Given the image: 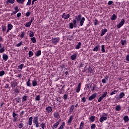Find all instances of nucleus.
I'll list each match as a JSON object with an SVG mask.
<instances>
[{"instance_id":"obj_1","label":"nucleus","mask_w":129,"mask_h":129,"mask_svg":"<svg viewBox=\"0 0 129 129\" xmlns=\"http://www.w3.org/2000/svg\"><path fill=\"white\" fill-rule=\"evenodd\" d=\"M75 19L77 22H80V26H83V24H84V22H85V18H81V15H78L75 16Z\"/></svg>"},{"instance_id":"obj_2","label":"nucleus","mask_w":129,"mask_h":129,"mask_svg":"<svg viewBox=\"0 0 129 129\" xmlns=\"http://www.w3.org/2000/svg\"><path fill=\"white\" fill-rule=\"evenodd\" d=\"M33 122L36 127L40 126V124H39V117L38 116H35L34 117Z\"/></svg>"},{"instance_id":"obj_3","label":"nucleus","mask_w":129,"mask_h":129,"mask_svg":"<svg viewBox=\"0 0 129 129\" xmlns=\"http://www.w3.org/2000/svg\"><path fill=\"white\" fill-rule=\"evenodd\" d=\"M107 119V114L104 113L103 114V116L100 118L99 121L100 122H103L104 120H106Z\"/></svg>"},{"instance_id":"obj_4","label":"nucleus","mask_w":129,"mask_h":129,"mask_svg":"<svg viewBox=\"0 0 129 129\" xmlns=\"http://www.w3.org/2000/svg\"><path fill=\"white\" fill-rule=\"evenodd\" d=\"M107 95V92L106 91L104 92L103 94L100 96V97L99 98L98 100V102H100L101 100L103 99V98H104L105 97H106Z\"/></svg>"},{"instance_id":"obj_5","label":"nucleus","mask_w":129,"mask_h":129,"mask_svg":"<svg viewBox=\"0 0 129 129\" xmlns=\"http://www.w3.org/2000/svg\"><path fill=\"white\" fill-rule=\"evenodd\" d=\"M51 41L53 45H56L59 42V41H60V38L59 37L52 38Z\"/></svg>"},{"instance_id":"obj_6","label":"nucleus","mask_w":129,"mask_h":129,"mask_svg":"<svg viewBox=\"0 0 129 129\" xmlns=\"http://www.w3.org/2000/svg\"><path fill=\"white\" fill-rule=\"evenodd\" d=\"M125 22V21H124V19H122L121 20V22L117 25V28L120 29V28H121V27L124 25Z\"/></svg>"},{"instance_id":"obj_7","label":"nucleus","mask_w":129,"mask_h":129,"mask_svg":"<svg viewBox=\"0 0 129 129\" xmlns=\"http://www.w3.org/2000/svg\"><path fill=\"white\" fill-rule=\"evenodd\" d=\"M45 110L47 112V113H50L53 111V108L52 107L48 106L45 108Z\"/></svg>"},{"instance_id":"obj_8","label":"nucleus","mask_w":129,"mask_h":129,"mask_svg":"<svg viewBox=\"0 0 129 129\" xmlns=\"http://www.w3.org/2000/svg\"><path fill=\"white\" fill-rule=\"evenodd\" d=\"M81 90V83H80L78 86L76 87V92L77 93H79L80 92V90Z\"/></svg>"},{"instance_id":"obj_9","label":"nucleus","mask_w":129,"mask_h":129,"mask_svg":"<svg viewBox=\"0 0 129 129\" xmlns=\"http://www.w3.org/2000/svg\"><path fill=\"white\" fill-rule=\"evenodd\" d=\"M18 85V83L17 82V81L14 80L11 83V86L12 88H15L16 86Z\"/></svg>"},{"instance_id":"obj_10","label":"nucleus","mask_w":129,"mask_h":129,"mask_svg":"<svg viewBox=\"0 0 129 129\" xmlns=\"http://www.w3.org/2000/svg\"><path fill=\"white\" fill-rule=\"evenodd\" d=\"M62 19H64V20H68L69 18H70V14H67L65 13H63L62 15Z\"/></svg>"},{"instance_id":"obj_11","label":"nucleus","mask_w":129,"mask_h":129,"mask_svg":"<svg viewBox=\"0 0 129 129\" xmlns=\"http://www.w3.org/2000/svg\"><path fill=\"white\" fill-rule=\"evenodd\" d=\"M53 116L55 118H57V119H59V118H60V114L57 111L53 113Z\"/></svg>"},{"instance_id":"obj_12","label":"nucleus","mask_w":129,"mask_h":129,"mask_svg":"<svg viewBox=\"0 0 129 129\" xmlns=\"http://www.w3.org/2000/svg\"><path fill=\"white\" fill-rule=\"evenodd\" d=\"M3 59L4 61H8V59H9V56L6 53H3Z\"/></svg>"},{"instance_id":"obj_13","label":"nucleus","mask_w":129,"mask_h":129,"mask_svg":"<svg viewBox=\"0 0 129 129\" xmlns=\"http://www.w3.org/2000/svg\"><path fill=\"white\" fill-rule=\"evenodd\" d=\"M99 49H100V45L99 44H97V46H96L93 51L94 52H97V51H98V50H99Z\"/></svg>"},{"instance_id":"obj_14","label":"nucleus","mask_w":129,"mask_h":129,"mask_svg":"<svg viewBox=\"0 0 129 129\" xmlns=\"http://www.w3.org/2000/svg\"><path fill=\"white\" fill-rule=\"evenodd\" d=\"M95 97H96V94L94 93L89 97V100H90V101H91V100H93V99H94Z\"/></svg>"},{"instance_id":"obj_15","label":"nucleus","mask_w":129,"mask_h":129,"mask_svg":"<svg viewBox=\"0 0 129 129\" xmlns=\"http://www.w3.org/2000/svg\"><path fill=\"white\" fill-rule=\"evenodd\" d=\"M107 81H108V76H106L102 80V83H106Z\"/></svg>"},{"instance_id":"obj_16","label":"nucleus","mask_w":129,"mask_h":129,"mask_svg":"<svg viewBox=\"0 0 129 129\" xmlns=\"http://www.w3.org/2000/svg\"><path fill=\"white\" fill-rule=\"evenodd\" d=\"M59 124H60V123L59 122V121H57L56 123H55L53 125V126H52V129L57 128V127H58V125H59Z\"/></svg>"},{"instance_id":"obj_17","label":"nucleus","mask_w":129,"mask_h":129,"mask_svg":"<svg viewBox=\"0 0 129 129\" xmlns=\"http://www.w3.org/2000/svg\"><path fill=\"white\" fill-rule=\"evenodd\" d=\"M71 58L73 61H74V60H76V59L77 58V53H75L74 54H73L71 56Z\"/></svg>"},{"instance_id":"obj_18","label":"nucleus","mask_w":129,"mask_h":129,"mask_svg":"<svg viewBox=\"0 0 129 129\" xmlns=\"http://www.w3.org/2000/svg\"><path fill=\"white\" fill-rule=\"evenodd\" d=\"M32 123H33V117L31 116L29 118L28 124L29 125H32Z\"/></svg>"},{"instance_id":"obj_19","label":"nucleus","mask_w":129,"mask_h":129,"mask_svg":"<svg viewBox=\"0 0 129 129\" xmlns=\"http://www.w3.org/2000/svg\"><path fill=\"white\" fill-rule=\"evenodd\" d=\"M101 32V36H103L107 32V29L106 28L102 29Z\"/></svg>"},{"instance_id":"obj_20","label":"nucleus","mask_w":129,"mask_h":129,"mask_svg":"<svg viewBox=\"0 0 129 129\" xmlns=\"http://www.w3.org/2000/svg\"><path fill=\"white\" fill-rule=\"evenodd\" d=\"M117 19V16L115 14H113L111 17V21H115Z\"/></svg>"},{"instance_id":"obj_21","label":"nucleus","mask_w":129,"mask_h":129,"mask_svg":"<svg viewBox=\"0 0 129 129\" xmlns=\"http://www.w3.org/2000/svg\"><path fill=\"white\" fill-rule=\"evenodd\" d=\"M26 85L28 87H31L32 86V84H31V79H28V81L26 82Z\"/></svg>"},{"instance_id":"obj_22","label":"nucleus","mask_w":129,"mask_h":129,"mask_svg":"<svg viewBox=\"0 0 129 129\" xmlns=\"http://www.w3.org/2000/svg\"><path fill=\"white\" fill-rule=\"evenodd\" d=\"M73 117H74V115H71L70 116V118L68 121V123H71V122L73 120Z\"/></svg>"},{"instance_id":"obj_23","label":"nucleus","mask_w":129,"mask_h":129,"mask_svg":"<svg viewBox=\"0 0 129 129\" xmlns=\"http://www.w3.org/2000/svg\"><path fill=\"white\" fill-rule=\"evenodd\" d=\"M42 54V52L41 50H38L37 51V52L35 53V55L36 57H39V56H41V54Z\"/></svg>"},{"instance_id":"obj_24","label":"nucleus","mask_w":129,"mask_h":129,"mask_svg":"<svg viewBox=\"0 0 129 129\" xmlns=\"http://www.w3.org/2000/svg\"><path fill=\"white\" fill-rule=\"evenodd\" d=\"M120 109H121V106H120V105H118L115 107L116 111H119Z\"/></svg>"},{"instance_id":"obj_25","label":"nucleus","mask_w":129,"mask_h":129,"mask_svg":"<svg viewBox=\"0 0 129 129\" xmlns=\"http://www.w3.org/2000/svg\"><path fill=\"white\" fill-rule=\"evenodd\" d=\"M123 119H124V122H127V121H128L129 120L128 116L125 115V116H124Z\"/></svg>"},{"instance_id":"obj_26","label":"nucleus","mask_w":129,"mask_h":129,"mask_svg":"<svg viewBox=\"0 0 129 129\" xmlns=\"http://www.w3.org/2000/svg\"><path fill=\"white\" fill-rule=\"evenodd\" d=\"M37 81H36L35 79L33 80L32 81V86L35 87V86H37Z\"/></svg>"},{"instance_id":"obj_27","label":"nucleus","mask_w":129,"mask_h":129,"mask_svg":"<svg viewBox=\"0 0 129 129\" xmlns=\"http://www.w3.org/2000/svg\"><path fill=\"white\" fill-rule=\"evenodd\" d=\"M120 43L122 46H124V45H126V40H121Z\"/></svg>"},{"instance_id":"obj_28","label":"nucleus","mask_w":129,"mask_h":129,"mask_svg":"<svg viewBox=\"0 0 129 129\" xmlns=\"http://www.w3.org/2000/svg\"><path fill=\"white\" fill-rule=\"evenodd\" d=\"M74 110V105H72L71 106L69 111V112H73Z\"/></svg>"},{"instance_id":"obj_29","label":"nucleus","mask_w":129,"mask_h":129,"mask_svg":"<svg viewBox=\"0 0 129 129\" xmlns=\"http://www.w3.org/2000/svg\"><path fill=\"white\" fill-rule=\"evenodd\" d=\"M28 100V96H23L22 97V101L24 102V101H26V100Z\"/></svg>"},{"instance_id":"obj_30","label":"nucleus","mask_w":129,"mask_h":129,"mask_svg":"<svg viewBox=\"0 0 129 129\" xmlns=\"http://www.w3.org/2000/svg\"><path fill=\"white\" fill-rule=\"evenodd\" d=\"M81 47V42H79L78 44L76 45L75 48L76 49H80Z\"/></svg>"},{"instance_id":"obj_31","label":"nucleus","mask_w":129,"mask_h":129,"mask_svg":"<svg viewBox=\"0 0 129 129\" xmlns=\"http://www.w3.org/2000/svg\"><path fill=\"white\" fill-rule=\"evenodd\" d=\"M89 119L92 121V122H94V120H95V116H92L89 118Z\"/></svg>"},{"instance_id":"obj_32","label":"nucleus","mask_w":129,"mask_h":129,"mask_svg":"<svg viewBox=\"0 0 129 129\" xmlns=\"http://www.w3.org/2000/svg\"><path fill=\"white\" fill-rule=\"evenodd\" d=\"M7 27H8V29L9 30H10V31H11V30H12V29H13V25H12V24H8Z\"/></svg>"},{"instance_id":"obj_33","label":"nucleus","mask_w":129,"mask_h":129,"mask_svg":"<svg viewBox=\"0 0 129 129\" xmlns=\"http://www.w3.org/2000/svg\"><path fill=\"white\" fill-rule=\"evenodd\" d=\"M125 95V94H124V92H121L120 93V94H119V96L120 98H123V96H124Z\"/></svg>"},{"instance_id":"obj_34","label":"nucleus","mask_w":129,"mask_h":129,"mask_svg":"<svg viewBox=\"0 0 129 129\" xmlns=\"http://www.w3.org/2000/svg\"><path fill=\"white\" fill-rule=\"evenodd\" d=\"M65 127V122H63L62 124L60 126V127L58 129H63Z\"/></svg>"},{"instance_id":"obj_35","label":"nucleus","mask_w":129,"mask_h":129,"mask_svg":"<svg viewBox=\"0 0 129 129\" xmlns=\"http://www.w3.org/2000/svg\"><path fill=\"white\" fill-rule=\"evenodd\" d=\"M40 126L42 129H45V127H46V123L42 122L41 124H40Z\"/></svg>"},{"instance_id":"obj_36","label":"nucleus","mask_w":129,"mask_h":129,"mask_svg":"<svg viewBox=\"0 0 129 129\" xmlns=\"http://www.w3.org/2000/svg\"><path fill=\"white\" fill-rule=\"evenodd\" d=\"M29 35V37H30L31 38H33L34 37V32L32 31H30Z\"/></svg>"},{"instance_id":"obj_37","label":"nucleus","mask_w":129,"mask_h":129,"mask_svg":"<svg viewBox=\"0 0 129 129\" xmlns=\"http://www.w3.org/2000/svg\"><path fill=\"white\" fill-rule=\"evenodd\" d=\"M104 48H105V46H104V45H102L101 46V51L102 53H105V49H104Z\"/></svg>"},{"instance_id":"obj_38","label":"nucleus","mask_w":129,"mask_h":129,"mask_svg":"<svg viewBox=\"0 0 129 129\" xmlns=\"http://www.w3.org/2000/svg\"><path fill=\"white\" fill-rule=\"evenodd\" d=\"M29 57H33V55H34V53H33V51L30 50L28 52Z\"/></svg>"},{"instance_id":"obj_39","label":"nucleus","mask_w":129,"mask_h":129,"mask_svg":"<svg viewBox=\"0 0 129 129\" xmlns=\"http://www.w3.org/2000/svg\"><path fill=\"white\" fill-rule=\"evenodd\" d=\"M6 51V49H5V47H1L0 48V53L2 54L4 53Z\"/></svg>"},{"instance_id":"obj_40","label":"nucleus","mask_w":129,"mask_h":129,"mask_svg":"<svg viewBox=\"0 0 129 129\" xmlns=\"http://www.w3.org/2000/svg\"><path fill=\"white\" fill-rule=\"evenodd\" d=\"M24 63H22L21 64L19 65L18 67V69H20V70H22L23 68H24Z\"/></svg>"},{"instance_id":"obj_41","label":"nucleus","mask_w":129,"mask_h":129,"mask_svg":"<svg viewBox=\"0 0 129 129\" xmlns=\"http://www.w3.org/2000/svg\"><path fill=\"white\" fill-rule=\"evenodd\" d=\"M25 35H26V33L25 32H22L20 37H21V39H23V38L25 37Z\"/></svg>"},{"instance_id":"obj_42","label":"nucleus","mask_w":129,"mask_h":129,"mask_svg":"<svg viewBox=\"0 0 129 129\" xmlns=\"http://www.w3.org/2000/svg\"><path fill=\"white\" fill-rule=\"evenodd\" d=\"M72 23H73V25H74V27H76V24H77V21L76 19H74L73 20Z\"/></svg>"},{"instance_id":"obj_43","label":"nucleus","mask_w":129,"mask_h":129,"mask_svg":"<svg viewBox=\"0 0 129 129\" xmlns=\"http://www.w3.org/2000/svg\"><path fill=\"white\" fill-rule=\"evenodd\" d=\"M18 4H24L25 0H16Z\"/></svg>"},{"instance_id":"obj_44","label":"nucleus","mask_w":129,"mask_h":129,"mask_svg":"<svg viewBox=\"0 0 129 129\" xmlns=\"http://www.w3.org/2000/svg\"><path fill=\"white\" fill-rule=\"evenodd\" d=\"M31 41H32L33 43H36V42H37V40H36V38H35V37L31 38Z\"/></svg>"},{"instance_id":"obj_45","label":"nucleus","mask_w":129,"mask_h":129,"mask_svg":"<svg viewBox=\"0 0 129 129\" xmlns=\"http://www.w3.org/2000/svg\"><path fill=\"white\" fill-rule=\"evenodd\" d=\"M31 25H32V24L31 23V22H29L28 23H26V24H25V27H26V28H29V27H30Z\"/></svg>"},{"instance_id":"obj_46","label":"nucleus","mask_w":129,"mask_h":129,"mask_svg":"<svg viewBox=\"0 0 129 129\" xmlns=\"http://www.w3.org/2000/svg\"><path fill=\"white\" fill-rule=\"evenodd\" d=\"M5 71H2L0 72V76L1 77H2V76H4L5 75Z\"/></svg>"},{"instance_id":"obj_47","label":"nucleus","mask_w":129,"mask_h":129,"mask_svg":"<svg viewBox=\"0 0 129 129\" xmlns=\"http://www.w3.org/2000/svg\"><path fill=\"white\" fill-rule=\"evenodd\" d=\"M24 127V124L23 123H20L19 124V128H23Z\"/></svg>"},{"instance_id":"obj_48","label":"nucleus","mask_w":129,"mask_h":129,"mask_svg":"<svg viewBox=\"0 0 129 129\" xmlns=\"http://www.w3.org/2000/svg\"><path fill=\"white\" fill-rule=\"evenodd\" d=\"M69 27L70 29H73V28H74V25H73V23H70L69 24Z\"/></svg>"},{"instance_id":"obj_49","label":"nucleus","mask_w":129,"mask_h":129,"mask_svg":"<svg viewBox=\"0 0 129 129\" xmlns=\"http://www.w3.org/2000/svg\"><path fill=\"white\" fill-rule=\"evenodd\" d=\"M63 99H64L65 100H67V99H68V95L65 94L63 95Z\"/></svg>"},{"instance_id":"obj_50","label":"nucleus","mask_w":129,"mask_h":129,"mask_svg":"<svg viewBox=\"0 0 129 129\" xmlns=\"http://www.w3.org/2000/svg\"><path fill=\"white\" fill-rule=\"evenodd\" d=\"M117 90H114L113 91L111 92L110 95H113V94H115V93H117Z\"/></svg>"},{"instance_id":"obj_51","label":"nucleus","mask_w":129,"mask_h":129,"mask_svg":"<svg viewBox=\"0 0 129 129\" xmlns=\"http://www.w3.org/2000/svg\"><path fill=\"white\" fill-rule=\"evenodd\" d=\"M82 102H83V103H85V102H86V99L85 98V97L82 98Z\"/></svg>"},{"instance_id":"obj_52","label":"nucleus","mask_w":129,"mask_h":129,"mask_svg":"<svg viewBox=\"0 0 129 129\" xmlns=\"http://www.w3.org/2000/svg\"><path fill=\"white\" fill-rule=\"evenodd\" d=\"M22 44H23V41H21L20 43L17 44L16 45V47H21V46H22Z\"/></svg>"},{"instance_id":"obj_53","label":"nucleus","mask_w":129,"mask_h":129,"mask_svg":"<svg viewBox=\"0 0 129 129\" xmlns=\"http://www.w3.org/2000/svg\"><path fill=\"white\" fill-rule=\"evenodd\" d=\"M95 127H96V125H95V124H93L91 126V129H94Z\"/></svg>"},{"instance_id":"obj_54","label":"nucleus","mask_w":129,"mask_h":129,"mask_svg":"<svg viewBox=\"0 0 129 129\" xmlns=\"http://www.w3.org/2000/svg\"><path fill=\"white\" fill-rule=\"evenodd\" d=\"M6 30H7V27H6V26H2V31L3 32H5V31H6Z\"/></svg>"},{"instance_id":"obj_55","label":"nucleus","mask_w":129,"mask_h":129,"mask_svg":"<svg viewBox=\"0 0 129 129\" xmlns=\"http://www.w3.org/2000/svg\"><path fill=\"white\" fill-rule=\"evenodd\" d=\"M40 95H38L36 97L35 100L39 101V100H40Z\"/></svg>"},{"instance_id":"obj_56","label":"nucleus","mask_w":129,"mask_h":129,"mask_svg":"<svg viewBox=\"0 0 129 129\" xmlns=\"http://www.w3.org/2000/svg\"><path fill=\"white\" fill-rule=\"evenodd\" d=\"M31 1L32 0H28L27 3L26 4V6H31Z\"/></svg>"},{"instance_id":"obj_57","label":"nucleus","mask_w":129,"mask_h":129,"mask_svg":"<svg viewBox=\"0 0 129 129\" xmlns=\"http://www.w3.org/2000/svg\"><path fill=\"white\" fill-rule=\"evenodd\" d=\"M83 126H84V123L82 122L80 123V128H83Z\"/></svg>"},{"instance_id":"obj_58","label":"nucleus","mask_w":129,"mask_h":129,"mask_svg":"<svg viewBox=\"0 0 129 129\" xmlns=\"http://www.w3.org/2000/svg\"><path fill=\"white\" fill-rule=\"evenodd\" d=\"M13 117L15 118L16 116H17V114H16V113L15 112V111H13Z\"/></svg>"},{"instance_id":"obj_59","label":"nucleus","mask_w":129,"mask_h":129,"mask_svg":"<svg viewBox=\"0 0 129 129\" xmlns=\"http://www.w3.org/2000/svg\"><path fill=\"white\" fill-rule=\"evenodd\" d=\"M112 4H113V1H110L108 2V6H111V5H112Z\"/></svg>"},{"instance_id":"obj_60","label":"nucleus","mask_w":129,"mask_h":129,"mask_svg":"<svg viewBox=\"0 0 129 129\" xmlns=\"http://www.w3.org/2000/svg\"><path fill=\"white\" fill-rule=\"evenodd\" d=\"M8 2L10 4H14V3H15V0H8Z\"/></svg>"},{"instance_id":"obj_61","label":"nucleus","mask_w":129,"mask_h":129,"mask_svg":"<svg viewBox=\"0 0 129 129\" xmlns=\"http://www.w3.org/2000/svg\"><path fill=\"white\" fill-rule=\"evenodd\" d=\"M56 102H58V104H60L62 102V101L60 100V98H57Z\"/></svg>"},{"instance_id":"obj_62","label":"nucleus","mask_w":129,"mask_h":129,"mask_svg":"<svg viewBox=\"0 0 129 129\" xmlns=\"http://www.w3.org/2000/svg\"><path fill=\"white\" fill-rule=\"evenodd\" d=\"M30 15H31V12H28L27 13H26V17H30Z\"/></svg>"},{"instance_id":"obj_63","label":"nucleus","mask_w":129,"mask_h":129,"mask_svg":"<svg viewBox=\"0 0 129 129\" xmlns=\"http://www.w3.org/2000/svg\"><path fill=\"white\" fill-rule=\"evenodd\" d=\"M9 84H6V85L5 86V87H4V88L8 89V88H9Z\"/></svg>"},{"instance_id":"obj_64","label":"nucleus","mask_w":129,"mask_h":129,"mask_svg":"<svg viewBox=\"0 0 129 129\" xmlns=\"http://www.w3.org/2000/svg\"><path fill=\"white\" fill-rule=\"evenodd\" d=\"M126 61H129V55H127L126 56Z\"/></svg>"}]
</instances>
